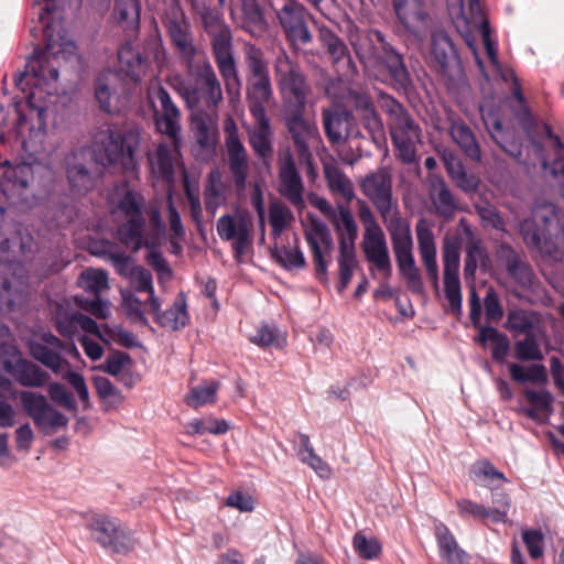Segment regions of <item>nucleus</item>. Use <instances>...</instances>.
<instances>
[{"label": "nucleus", "instance_id": "obj_34", "mask_svg": "<svg viewBox=\"0 0 564 564\" xmlns=\"http://www.w3.org/2000/svg\"><path fill=\"white\" fill-rule=\"evenodd\" d=\"M256 126L249 131V143L254 154L264 162L273 153V131L267 115H251Z\"/></svg>", "mask_w": 564, "mask_h": 564}, {"label": "nucleus", "instance_id": "obj_9", "mask_svg": "<svg viewBox=\"0 0 564 564\" xmlns=\"http://www.w3.org/2000/svg\"><path fill=\"white\" fill-rule=\"evenodd\" d=\"M85 528L89 539L105 551L116 554H127L134 545L129 531L115 517L105 513H88L85 516Z\"/></svg>", "mask_w": 564, "mask_h": 564}, {"label": "nucleus", "instance_id": "obj_46", "mask_svg": "<svg viewBox=\"0 0 564 564\" xmlns=\"http://www.w3.org/2000/svg\"><path fill=\"white\" fill-rule=\"evenodd\" d=\"M469 477L475 484L490 489L496 488V481H508L505 474L499 471L488 459L475 462L469 469Z\"/></svg>", "mask_w": 564, "mask_h": 564}, {"label": "nucleus", "instance_id": "obj_29", "mask_svg": "<svg viewBox=\"0 0 564 564\" xmlns=\"http://www.w3.org/2000/svg\"><path fill=\"white\" fill-rule=\"evenodd\" d=\"M497 258L506 265L508 274L522 288H530L534 273L531 267L523 260L512 247L501 243L497 249Z\"/></svg>", "mask_w": 564, "mask_h": 564}, {"label": "nucleus", "instance_id": "obj_12", "mask_svg": "<svg viewBox=\"0 0 564 564\" xmlns=\"http://www.w3.org/2000/svg\"><path fill=\"white\" fill-rule=\"evenodd\" d=\"M359 218L365 227L362 250L367 261L387 278L390 276L392 267L384 232L370 207L364 202L359 204Z\"/></svg>", "mask_w": 564, "mask_h": 564}, {"label": "nucleus", "instance_id": "obj_1", "mask_svg": "<svg viewBox=\"0 0 564 564\" xmlns=\"http://www.w3.org/2000/svg\"><path fill=\"white\" fill-rule=\"evenodd\" d=\"M141 131L135 126L104 122L90 134L89 147H76L64 158L63 165L69 193L84 196L96 186V177L88 169V150L91 159L102 167H121L126 171L137 166V152Z\"/></svg>", "mask_w": 564, "mask_h": 564}, {"label": "nucleus", "instance_id": "obj_56", "mask_svg": "<svg viewBox=\"0 0 564 564\" xmlns=\"http://www.w3.org/2000/svg\"><path fill=\"white\" fill-rule=\"evenodd\" d=\"M78 283L85 291L98 296L109 289L108 273L101 269H87L80 273Z\"/></svg>", "mask_w": 564, "mask_h": 564}, {"label": "nucleus", "instance_id": "obj_21", "mask_svg": "<svg viewBox=\"0 0 564 564\" xmlns=\"http://www.w3.org/2000/svg\"><path fill=\"white\" fill-rule=\"evenodd\" d=\"M149 98L159 101L160 108L154 111L155 126L159 132L167 135L177 144L181 133V111L173 102L167 90L161 85H153L148 91Z\"/></svg>", "mask_w": 564, "mask_h": 564}, {"label": "nucleus", "instance_id": "obj_44", "mask_svg": "<svg viewBox=\"0 0 564 564\" xmlns=\"http://www.w3.org/2000/svg\"><path fill=\"white\" fill-rule=\"evenodd\" d=\"M112 17L123 30H138L140 25L139 0H115Z\"/></svg>", "mask_w": 564, "mask_h": 564}, {"label": "nucleus", "instance_id": "obj_39", "mask_svg": "<svg viewBox=\"0 0 564 564\" xmlns=\"http://www.w3.org/2000/svg\"><path fill=\"white\" fill-rule=\"evenodd\" d=\"M118 62L119 75L123 74L134 84L141 82L145 74L147 65L145 61L134 47L129 44L121 46L118 51Z\"/></svg>", "mask_w": 564, "mask_h": 564}, {"label": "nucleus", "instance_id": "obj_20", "mask_svg": "<svg viewBox=\"0 0 564 564\" xmlns=\"http://www.w3.org/2000/svg\"><path fill=\"white\" fill-rule=\"evenodd\" d=\"M225 145L228 158V166L232 174L237 189H243L249 170L248 152L239 139L238 127L231 117L224 122Z\"/></svg>", "mask_w": 564, "mask_h": 564}, {"label": "nucleus", "instance_id": "obj_28", "mask_svg": "<svg viewBox=\"0 0 564 564\" xmlns=\"http://www.w3.org/2000/svg\"><path fill=\"white\" fill-rule=\"evenodd\" d=\"M149 312L153 315L155 323L170 330H178L186 326L189 321L184 292H180L173 305L165 311H161L160 299L152 297V302L149 304Z\"/></svg>", "mask_w": 564, "mask_h": 564}, {"label": "nucleus", "instance_id": "obj_24", "mask_svg": "<svg viewBox=\"0 0 564 564\" xmlns=\"http://www.w3.org/2000/svg\"><path fill=\"white\" fill-rule=\"evenodd\" d=\"M459 246L456 242L445 241L443 247L444 262V291L454 314L462 313V290L458 276L459 271Z\"/></svg>", "mask_w": 564, "mask_h": 564}, {"label": "nucleus", "instance_id": "obj_25", "mask_svg": "<svg viewBox=\"0 0 564 564\" xmlns=\"http://www.w3.org/2000/svg\"><path fill=\"white\" fill-rule=\"evenodd\" d=\"M6 351L10 355L2 361L6 372L14 380L28 388H42L50 379V375L37 365L20 357L14 346L8 345Z\"/></svg>", "mask_w": 564, "mask_h": 564}, {"label": "nucleus", "instance_id": "obj_37", "mask_svg": "<svg viewBox=\"0 0 564 564\" xmlns=\"http://www.w3.org/2000/svg\"><path fill=\"white\" fill-rule=\"evenodd\" d=\"M469 12H470V22L467 20V22L470 24V29H478L481 37L482 43L487 53V56L492 64L494 67L499 68V59H498V52L496 47V42L492 41L490 36V28L489 22L487 18L485 17V13L480 7V3L478 0H470L469 2Z\"/></svg>", "mask_w": 564, "mask_h": 564}, {"label": "nucleus", "instance_id": "obj_57", "mask_svg": "<svg viewBox=\"0 0 564 564\" xmlns=\"http://www.w3.org/2000/svg\"><path fill=\"white\" fill-rule=\"evenodd\" d=\"M553 151L555 154L551 164L546 160L542 161L544 171L549 170L550 174L561 182V192L564 197V144L557 135L550 133Z\"/></svg>", "mask_w": 564, "mask_h": 564}, {"label": "nucleus", "instance_id": "obj_17", "mask_svg": "<svg viewBox=\"0 0 564 564\" xmlns=\"http://www.w3.org/2000/svg\"><path fill=\"white\" fill-rule=\"evenodd\" d=\"M304 112L305 109L284 111V123L299 158L310 160V151L318 149L322 137L316 122L305 118Z\"/></svg>", "mask_w": 564, "mask_h": 564}, {"label": "nucleus", "instance_id": "obj_58", "mask_svg": "<svg viewBox=\"0 0 564 564\" xmlns=\"http://www.w3.org/2000/svg\"><path fill=\"white\" fill-rule=\"evenodd\" d=\"M219 389L216 381L204 382L197 387H193L186 395L187 405L198 409L207 403H214Z\"/></svg>", "mask_w": 564, "mask_h": 564}, {"label": "nucleus", "instance_id": "obj_16", "mask_svg": "<svg viewBox=\"0 0 564 564\" xmlns=\"http://www.w3.org/2000/svg\"><path fill=\"white\" fill-rule=\"evenodd\" d=\"M94 86L95 98L104 112L119 115L128 108L130 95L117 72L100 73Z\"/></svg>", "mask_w": 564, "mask_h": 564}, {"label": "nucleus", "instance_id": "obj_6", "mask_svg": "<svg viewBox=\"0 0 564 564\" xmlns=\"http://www.w3.org/2000/svg\"><path fill=\"white\" fill-rule=\"evenodd\" d=\"M32 237H23L20 226L11 238L0 239V311L12 312L26 297L28 274L25 268L11 259L10 245H19L20 252L25 254L31 249Z\"/></svg>", "mask_w": 564, "mask_h": 564}, {"label": "nucleus", "instance_id": "obj_53", "mask_svg": "<svg viewBox=\"0 0 564 564\" xmlns=\"http://www.w3.org/2000/svg\"><path fill=\"white\" fill-rule=\"evenodd\" d=\"M489 257L486 249L481 246L480 241H470L466 249L464 276L466 280L473 281L475 279L477 267H486Z\"/></svg>", "mask_w": 564, "mask_h": 564}, {"label": "nucleus", "instance_id": "obj_64", "mask_svg": "<svg viewBox=\"0 0 564 564\" xmlns=\"http://www.w3.org/2000/svg\"><path fill=\"white\" fill-rule=\"evenodd\" d=\"M167 216H169V226H170V242L171 246H177V249H181L180 241L185 237V228L181 220V215L174 206L173 198L170 195L167 197Z\"/></svg>", "mask_w": 564, "mask_h": 564}, {"label": "nucleus", "instance_id": "obj_11", "mask_svg": "<svg viewBox=\"0 0 564 564\" xmlns=\"http://www.w3.org/2000/svg\"><path fill=\"white\" fill-rule=\"evenodd\" d=\"M274 73L284 100V111L305 109L310 88L300 66L285 52L275 57Z\"/></svg>", "mask_w": 564, "mask_h": 564}, {"label": "nucleus", "instance_id": "obj_7", "mask_svg": "<svg viewBox=\"0 0 564 564\" xmlns=\"http://www.w3.org/2000/svg\"><path fill=\"white\" fill-rule=\"evenodd\" d=\"M379 106L389 117L388 129L398 159L405 164L414 163L422 134L419 123L401 102L388 94L379 95Z\"/></svg>", "mask_w": 564, "mask_h": 564}, {"label": "nucleus", "instance_id": "obj_52", "mask_svg": "<svg viewBox=\"0 0 564 564\" xmlns=\"http://www.w3.org/2000/svg\"><path fill=\"white\" fill-rule=\"evenodd\" d=\"M509 373L511 379L518 383L532 382L544 384L547 381L546 368L541 364H533L529 367L510 364Z\"/></svg>", "mask_w": 564, "mask_h": 564}, {"label": "nucleus", "instance_id": "obj_35", "mask_svg": "<svg viewBox=\"0 0 564 564\" xmlns=\"http://www.w3.org/2000/svg\"><path fill=\"white\" fill-rule=\"evenodd\" d=\"M273 90L270 77L247 78V101L251 115H267L265 105L272 98Z\"/></svg>", "mask_w": 564, "mask_h": 564}, {"label": "nucleus", "instance_id": "obj_63", "mask_svg": "<svg viewBox=\"0 0 564 564\" xmlns=\"http://www.w3.org/2000/svg\"><path fill=\"white\" fill-rule=\"evenodd\" d=\"M352 545L357 554L365 560L377 558L381 553V544L376 538H367L364 533L357 532L352 539Z\"/></svg>", "mask_w": 564, "mask_h": 564}, {"label": "nucleus", "instance_id": "obj_61", "mask_svg": "<svg viewBox=\"0 0 564 564\" xmlns=\"http://www.w3.org/2000/svg\"><path fill=\"white\" fill-rule=\"evenodd\" d=\"M514 357L520 361H541L544 356L534 334L527 335L514 344Z\"/></svg>", "mask_w": 564, "mask_h": 564}, {"label": "nucleus", "instance_id": "obj_48", "mask_svg": "<svg viewBox=\"0 0 564 564\" xmlns=\"http://www.w3.org/2000/svg\"><path fill=\"white\" fill-rule=\"evenodd\" d=\"M121 296V308L127 318L133 324L148 326L149 321L145 313L147 308H149V297L143 302L132 291L128 290L122 291Z\"/></svg>", "mask_w": 564, "mask_h": 564}, {"label": "nucleus", "instance_id": "obj_62", "mask_svg": "<svg viewBox=\"0 0 564 564\" xmlns=\"http://www.w3.org/2000/svg\"><path fill=\"white\" fill-rule=\"evenodd\" d=\"M447 172L456 185L466 193L477 191L478 178L474 174H468L462 163H451L447 165Z\"/></svg>", "mask_w": 564, "mask_h": 564}, {"label": "nucleus", "instance_id": "obj_15", "mask_svg": "<svg viewBox=\"0 0 564 564\" xmlns=\"http://www.w3.org/2000/svg\"><path fill=\"white\" fill-rule=\"evenodd\" d=\"M19 398L25 413L44 434H52L68 425V417L55 409L45 395L23 390Z\"/></svg>", "mask_w": 564, "mask_h": 564}, {"label": "nucleus", "instance_id": "obj_2", "mask_svg": "<svg viewBox=\"0 0 564 564\" xmlns=\"http://www.w3.org/2000/svg\"><path fill=\"white\" fill-rule=\"evenodd\" d=\"M116 214L121 221L117 230L121 243L133 251L160 245L165 225L156 204L145 207L142 194L127 189L117 204Z\"/></svg>", "mask_w": 564, "mask_h": 564}, {"label": "nucleus", "instance_id": "obj_42", "mask_svg": "<svg viewBox=\"0 0 564 564\" xmlns=\"http://www.w3.org/2000/svg\"><path fill=\"white\" fill-rule=\"evenodd\" d=\"M324 174L329 191L339 195L347 203L355 197V189L351 180L336 165L324 163Z\"/></svg>", "mask_w": 564, "mask_h": 564}, {"label": "nucleus", "instance_id": "obj_47", "mask_svg": "<svg viewBox=\"0 0 564 564\" xmlns=\"http://www.w3.org/2000/svg\"><path fill=\"white\" fill-rule=\"evenodd\" d=\"M539 323L540 318L535 312L512 310L508 313L506 328L510 332L527 336L534 334V329Z\"/></svg>", "mask_w": 564, "mask_h": 564}, {"label": "nucleus", "instance_id": "obj_54", "mask_svg": "<svg viewBox=\"0 0 564 564\" xmlns=\"http://www.w3.org/2000/svg\"><path fill=\"white\" fill-rule=\"evenodd\" d=\"M245 61L248 67V78L270 77L269 66L260 47L252 44L245 46Z\"/></svg>", "mask_w": 564, "mask_h": 564}, {"label": "nucleus", "instance_id": "obj_27", "mask_svg": "<svg viewBox=\"0 0 564 564\" xmlns=\"http://www.w3.org/2000/svg\"><path fill=\"white\" fill-rule=\"evenodd\" d=\"M64 343L51 333H44L39 340L30 343L31 356L55 373H59L69 362L62 358Z\"/></svg>", "mask_w": 564, "mask_h": 564}, {"label": "nucleus", "instance_id": "obj_45", "mask_svg": "<svg viewBox=\"0 0 564 564\" xmlns=\"http://www.w3.org/2000/svg\"><path fill=\"white\" fill-rule=\"evenodd\" d=\"M226 186L221 181L218 171L214 170L209 173L207 184L204 191V200L206 212L215 216L217 209L226 203Z\"/></svg>", "mask_w": 564, "mask_h": 564}, {"label": "nucleus", "instance_id": "obj_36", "mask_svg": "<svg viewBox=\"0 0 564 564\" xmlns=\"http://www.w3.org/2000/svg\"><path fill=\"white\" fill-rule=\"evenodd\" d=\"M390 235L392 248L413 246L410 224L400 216L399 206L380 214Z\"/></svg>", "mask_w": 564, "mask_h": 564}, {"label": "nucleus", "instance_id": "obj_40", "mask_svg": "<svg viewBox=\"0 0 564 564\" xmlns=\"http://www.w3.org/2000/svg\"><path fill=\"white\" fill-rule=\"evenodd\" d=\"M412 249L413 246L399 247L394 248L393 252L399 272L405 279L409 289L419 293L423 289V283L421 280L420 271L415 265Z\"/></svg>", "mask_w": 564, "mask_h": 564}, {"label": "nucleus", "instance_id": "obj_31", "mask_svg": "<svg viewBox=\"0 0 564 564\" xmlns=\"http://www.w3.org/2000/svg\"><path fill=\"white\" fill-rule=\"evenodd\" d=\"M434 535L442 564H468L469 555L458 545L456 538L446 524L435 523Z\"/></svg>", "mask_w": 564, "mask_h": 564}, {"label": "nucleus", "instance_id": "obj_14", "mask_svg": "<svg viewBox=\"0 0 564 564\" xmlns=\"http://www.w3.org/2000/svg\"><path fill=\"white\" fill-rule=\"evenodd\" d=\"M217 234L224 241H229L235 259L240 262L248 253L253 242V220L242 212L225 214L216 224Z\"/></svg>", "mask_w": 564, "mask_h": 564}, {"label": "nucleus", "instance_id": "obj_59", "mask_svg": "<svg viewBox=\"0 0 564 564\" xmlns=\"http://www.w3.org/2000/svg\"><path fill=\"white\" fill-rule=\"evenodd\" d=\"M338 265H339V284L338 292L343 293L348 286L354 270L357 267L356 251L355 249H347V247L339 249L338 257Z\"/></svg>", "mask_w": 564, "mask_h": 564}, {"label": "nucleus", "instance_id": "obj_41", "mask_svg": "<svg viewBox=\"0 0 564 564\" xmlns=\"http://www.w3.org/2000/svg\"><path fill=\"white\" fill-rule=\"evenodd\" d=\"M319 40L334 65L346 62L347 67L355 70V66L349 55V51L345 42L335 34L329 28H319Z\"/></svg>", "mask_w": 564, "mask_h": 564}, {"label": "nucleus", "instance_id": "obj_26", "mask_svg": "<svg viewBox=\"0 0 564 564\" xmlns=\"http://www.w3.org/2000/svg\"><path fill=\"white\" fill-rule=\"evenodd\" d=\"M322 119L325 134L333 144H343L349 138L360 137L354 116L346 110L323 109Z\"/></svg>", "mask_w": 564, "mask_h": 564}, {"label": "nucleus", "instance_id": "obj_50", "mask_svg": "<svg viewBox=\"0 0 564 564\" xmlns=\"http://www.w3.org/2000/svg\"><path fill=\"white\" fill-rule=\"evenodd\" d=\"M458 514L462 518H473L476 520L490 519L495 523H499V520L503 516V512L491 510V507H487L482 503L473 501L470 499H458L455 502Z\"/></svg>", "mask_w": 564, "mask_h": 564}, {"label": "nucleus", "instance_id": "obj_3", "mask_svg": "<svg viewBox=\"0 0 564 564\" xmlns=\"http://www.w3.org/2000/svg\"><path fill=\"white\" fill-rule=\"evenodd\" d=\"M212 0L193 8L203 20L205 31L210 36L212 48L226 93L231 100L238 99L241 80L232 55L231 32L224 23L221 14L209 8Z\"/></svg>", "mask_w": 564, "mask_h": 564}, {"label": "nucleus", "instance_id": "obj_49", "mask_svg": "<svg viewBox=\"0 0 564 564\" xmlns=\"http://www.w3.org/2000/svg\"><path fill=\"white\" fill-rule=\"evenodd\" d=\"M96 254L104 257L113 265L116 272L119 275L127 279H129L133 274L134 270L140 267L135 265L133 259L130 256L123 251L118 250L111 243L102 246V250L100 252H96Z\"/></svg>", "mask_w": 564, "mask_h": 564}, {"label": "nucleus", "instance_id": "obj_32", "mask_svg": "<svg viewBox=\"0 0 564 564\" xmlns=\"http://www.w3.org/2000/svg\"><path fill=\"white\" fill-rule=\"evenodd\" d=\"M180 143V140L177 141ZM178 144L172 145L161 142L152 151L148 152V162L151 173L166 182L174 177V152H177Z\"/></svg>", "mask_w": 564, "mask_h": 564}, {"label": "nucleus", "instance_id": "obj_23", "mask_svg": "<svg viewBox=\"0 0 564 564\" xmlns=\"http://www.w3.org/2000/svg\"><path fill=\"white\" fill-rule=\"evenodd\" d=\"M360 188L379 215L398 206V200L392 193V175L386 167L366 175L360 183Z\"/></svg>", "mask_w": 564, "mask_h": 564}, {"label": "nucleus", "instance_id": "obj_30", "mask_svg": "<svg viewBox=\"0 0 564 564\" xmlns=\"http://www.w3.org/2000/svg\"><path fill=\"white\" fill-rule=\"evenodd\" d=\"M194 110L195 112L192 116V131L196 143L206 155H210L215 152L217 144L218 129L216 118L200 109Z\"/></svg>", "mask_w": 564, "mask_h": 564}, {"label": "nucleus", "instance_id": "obj_19", "mask_svg": "<svg viewBox=\"0 0 564 564\" xmlns=\"http://www.w3.org/2000/svg\"><path fill=\"white\" fill-rule=\"evenodd\" d=\"M398 23L417 41L426 39L431 15L424 0H391Z\"/></svg>", "mask_w": 564, "mask_h": 564}, {"label": "nucleus", "instance_id": "obj_38", "mask_svg": "<svg viewBox=\"0 0 564 564\" xmlns=\"http://www.w3.org/2000/svg\"><path fill=\"white\" fill-rule=\"evenodd\" d=\"M449 134L467 158L475 162L481 160L480 147L474 132L464 120H453L449 126Z\"/></svg>", "mask_w": 564, "mask_h": 564}, {"label": "nucleus", "instance_id": "obj_22", "mask_svg": "<svg viewBox=\"0 0 564 564\" xmlns=\"http://www.w3.org/2000/svg\"><path fill=\"white\" fill-rule=\"evenodd\" d=\"M305 240L312 252L317 278L321 282L327 281V269L333 249V238L328 227L319 220H311L305 228Z\"/></svg>", "mask_w": 564, "mask_h": 564}, {"label": "nucleus", "instance_id": "obj_55", "mask_svg": "<svg viewBox=\"0 0 564 564\" xmlns=\"http://www.w3.org/2000/svg\"><path fill=\"white\" fill-rule=\"evenodd\" d=\"M272 258L288 270L302 269L305 267V258L295 238L294 247H276L272 250Z\"/></svg>", "mask_w": 564, "mask_h": 564}, {"label": "nucleus", "instance_id": "obj_8", "mask_svg": "<svg viewBox=\"0 0 564 564\" xmlns=\"http://www.w3.org/2000/svg\"><path fill=\"white\" fill-rule=\"evenodd\" d=\"M521 232L528 247L538 249L541 254L554 261L563 258L564 228L553 206L535 209L533 221L525 220Z\"/></svg>", "mask_w": 564, "mask_h": 564}, {"label": "nucleus", "instance_id": "obj_43", "mask_svg": "<svg viewBox=\"0 0 564 564\" xmlns=\"http://www.w3.org/2000/svg\"><path fill=\"white\" fill-rule=\"evenodd\" d=\"M338 234L339 249H355V241L358 235L357 224L351 212L346 207H339L338 214L333 220Z\"/></svg>", "mask_w": 564, "mask_h": 564}, {"label": "nucleus", "instance_id": "obj_13", "mask_svg": "<svg viewBox=\"0 0 564 564\" xmlns=\"http://www.w3.org/2000/svg\"><path fill=\"white\" fill-rule=\"evenodd\" d=\"M268 7L275 13L293 47L300 48L312 42L313 36L305 21L308 12L302 3L296 0H268Z\"/></svg>", "mask_w": 564, "mask_h": 564}, {"label": "nucleus", "instance_id": "obj_5", "mask_svg": "<svg viewBox=\"0 0 564 564\" xmlns=\"http://www.w3.org/2000/svg\"><path fill=\"white\" fill-rule=\"evenodd\" d=\"M351 45L359 61L366 66L383 65L395 89H406L411 84L403 57L388 43L382 32L367 30L351 37Z\"/></svg>", "mask_w": 564, "mask_h": 564}, {"label": "nucleus", "instance_id": "obj_51", "mask_svg": "<svg viewBox=\"0 0 564 564\" xmlns=\"http://www.w3.org/2000/svg\"><path fill=\"white\" fill-rule=\"evenodd\" d=\"M420 254L424 265L436 261L434 234L426 219L421 218L415 226Z\"/></svg>", "mask_w": 564, "mask_h": 564}, {"label": "nucleus", "instance_id": "obj_4", "mask_svg": "<svg viewBox=\"0 0 564 564\" xmlns=\"http://www.w3.org/2000/svg\"><path fill=\"white\" fill-rule=\"evenodd\" d=\"M185 69L189 79L173 75L169 77V84L189 109H216L223 101V89L210 62L200 57L185 65Z\"/></svg>", "mask_w": 564, "mask_h": 564}, {"label": "nucleus", "instance_id": "obj_33", "mask_svg": "<svg viewBox=\"0 0 564 564\" xmlns=\"http://www.w3.org/2000/svg\"><path fill=\"white\" fill-rule=\"evenodd\" d=\"M429 196L438 216L446 220L454 217L458 209V203L442 177L430 176Z\"/></svg>", "mask_w": 564, "mask_h": 564}, {"label": "nucleus", "instance_id": "obj_60", "mask_svg": "<svg viewBox=\"0 0 564 564\" xmlns=\"http://www.w3.org/2000/svg\"><path fill=\"white\" fill-rule=\"evenodd\" d=\"M431 53L442 68L448 65L453 54V44L446 33L435 32L432 34Z\"/></svg>", "mask_w": 564, "mask_h": 564}, {"label": "nucleus", "instance_id": "obj_18", "mask_svg": "<svg viewBox=\"0 0 564 564\" xmlns=\"http://www.w3.org/2000/svg\"><path fill=\"white\" fill-rule=\"evenodd\" d=\"M278 191L293 207H305L304 184L292 151L286 148L278 154Z\"/></svg>", "mask_w": 564, "mask_h": 564}, {"label": "nucleus", "instance_id": "obj_10", "mask_svg": "<svg viewBox=\"0 0 564 564\" xmlns=\"http://www.w3.org/2000/svg\"><path fill=\"white\" fill-rule=\"evenodd\" d=\"M161 21L170 41L185 65L199 58L191 24L180 6V0H166L161 10Z\"/></svg>", "mask_w": 564, "mask_h": 564}]
</instances>
